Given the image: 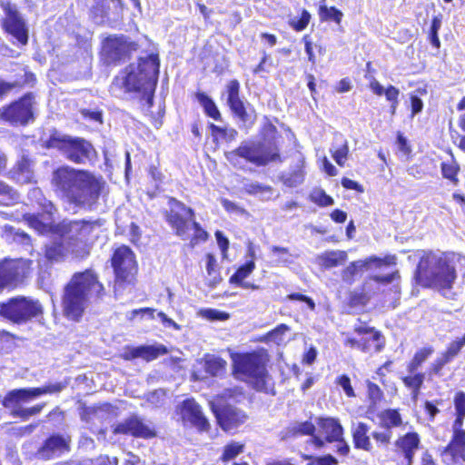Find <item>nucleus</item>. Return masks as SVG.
Segmentation results:
<instances>
[{"instance_id":"obj_1","label":"nucleus","mask_w":465,"mask_h":465,"mask_svg":"<svg viewBox=\"0 0 465 465\" xmlns=\"http://www.w3.org/2000/svg\"><path fill=\"white\" fill-rule=\"evenodd\" d=\"M52 185L64 202L84 209H92L107 192L103 176L70 166H62L53 172Z\"/></svg>"},{"instance_id":"obj_2","label":"nucleus","mask_w":465,"mask_h":465,"mask_svg":"<svg viewBox=\"0 0 465 465\" xmlns=\"http://www.w3.org/2000/svg\"><path fill=\"white\" fill-rule=\"evenodd\" d=\"M98 222L64 220L54 227V232L61 236L45 247V257L50 262H62L69 254L83 259L90 252L89 240Z\"/></svg>"},{"instance_id":"obj_3","label":"nucleus","mask_w":465,"mask_h":465,"mask_svg":"<svg viewBox=\"0 0 465 465\" xmlns=\"http://www.w3.org/2000/svg\"><path fill=\"white\" fill-rule=\"evenodd\" d=\"M455 280L456 270L447 254L424 251L420 252V261L414 273L416 284L449 290Z\"/></svg>"},{"instance_id":"obj_4","label":"nucleus","mask_w":465,"mask_h":465,"mask_svg":"<svg viewBox=\"0 0 465 465\" xmlns=\"http://www.w3.org/2000/svg\"><path fill=\"white\" fill-rule=\"evenodd\" d=\"M160 60L156 54L141 57L137 65L130 64L121 79V84L127 92L142 93L151 105L159 74Z\"/></svg>"},{"instance_id":"obj_5","label":"nucleus","mask_w":465,"mask_h":465,"mask_svg":"<svg viewBox=\"0 0 465 465\" xmlns=\"http://www.w3.org/2000/svg\"><path fill=\"white\" fill-rule=\"evenodd\" d=\"M103 285L91 271L76 273L66 285L64 296V312L66 317L79 318L85 308L88 294H99Z\"/></svg>"},{"instance_id":"obj_6","label":"nucleus","mask_w":465,"mask_h":465,"mask_svg":"<svg viewBox=\"0 0 465 465\" xmlns=\"http://www.w3.org/2000/svg\"><path fill=\"white\" fill-rule=\"evenodd\" d=\"M269 360V354L264 349L235 353L232 356L233 372L252 382L254 389L262 390L266 385Z\"/></svg>"},{"instance_id":"obj_7","label":"nucleus","mask_w":465,"mask_h":465,"mask_svg":"<svg viewBox=\"0 0 465 465\" xmlns=\"http://www.w3.org/2000/svg\"><path fill=\"white\" fill-rule=\"evenodd\" d=\"M64 388V385L63 383L56 382L43 387L14 389L7 391L0 402L4 408L11 410V416L26 420L29 417L40 413L45 404H37L27 409H21L19 405L22 402H26L40 395L60 392Z\"/></svg>"},{"instance_id":"obj_8","label":"nucleus","mask_w":465,"mask_h":465,"mask_svg":"<svg viewBox=\"0 0 465 465\" xmlns=\"http://www.w3.org/2000/svg\"><path fill=\"white\" fill-rule=\"evenodd\" d=\"M169 211H166L165 217L171 227L175 230L177 236L187 239L191 232H193L192 242L195 244L198 241H205L208 233L194 221V213L183 203L176 199L169 200Z\"/></svg>"},{"instance_id":"obj_9","label":"nucleus","mask_w":465,"mask_h":465,"mask_svg":"<svg viewBox=\"0 0 465 465\" xmlns=\"http://www.w3.org/2000/svg\"><path fill=\"white\" fill-rule=\"evenodd\" d=\"M225 157L235 167H241L242 158L256 166H264L271 162H282L279 148L272 143L244 142L235 150L226 153Z\"/></svg>"},{"instance_id":"obj_10","label":"nucleus","mask_w":465,"mask_h":465,"mask_svg":"<svg viewBox=\"0 0 465 465\" xmlns=\"http://www.w3.org/2000/svg\"><path fill=\"white\" fill-rule=\"evenodd\" d=\"M46 147L57 149L65 159L79 164L91 162L95 155V150L88 141L57 133L46 141Z\"/></svg>"},{"instance_id":"obj_11","label":"nucleus","mask_w":465,"mask_h":465,"mask_svg":"<svg viewBox=\"0 0 465 465\" xmlns=\"http://www.w3.org/2000/svg\"><path fill=\"white\" fill-rule=\"evenodd\" d=\"M434 351L435 350L431 345L418 349L406 363V373L400 377L404 388L410 391L413 401H416L420 396L426 381V372L421 371V367L432 356Z\"/></svg>"},{"instance_id":"obj_12","label":"nucleus","mask_w":465,"mask_h":465,"mask_svg":"<svg viewBox=\"0 0 465 465\" xmlns=\"http://www.w3.org/2000/svg\"><path fill=\"white\" fill-rule=\"evenodd\" d=\"M44 314L42 304L31 298L18 296L7 302L0 303V317L6 320H30L41 318Z\"/></svg>"},{"instance_id":"obj_13","label":"nucleus","mask_w":465,"mask_h":465,"mask_svg":"<svg viewBox=\"0 0 465 465\" xmlns=\"http://www.w3.org/2000/svg\"><path fill=\"white\" fill-rule=\"evenodd\" d=\"M27 198L32 204H36L45 214L43 219L35 214H25L24 218L27 224L41 234L52 231L53 215L56 212L54 205L45 197L41 189L37 187L28 192Z\"/></svg>"},{"instance_id":"obj_14","label":"nucleus","mask_w":465,"mask_h":465,"mask_svg":"<svg viewBox=\"0 0 465 465\" xmlns=\"http://www.w3.org/2000/svg\"><path fill=\"white\" fill-rule=\"evenodd\" d=\"M33 262L28 259L5 260L0 263V288L17 286L32 273Z\"/></svg>"},{"instance_id":"obj_15","label":"nucleus","mask_w":465,"mask_h":465,"mask_svg":"<svg viewBox=\"0 0 465 465\" xmlns=\"http://www.w3.org/2000/svg\"><path fill=\"white\" fill-rule=\"evenodd\" d=\"M34 97L28 94L7 107L0 108V119L13 125H25L34 119Z\"/></svg>"},{"instance_id":"obj_16","label":"nucleus","mask_w":465,"mask_h":465,"mask_svg":"<svg viewBox=\"0 0 465 465\" xmlns=\"http://www.w3.org/2000/svg\"><path fill=\"white\" fill-rule=\"evenodd\" d=\"M112 432L114 435L131 436L144 440L153 439L157 435L155 430L148 426L137 414H131L116 423L113 427Z\"/></svg>"},{"instance_id":"obj_17","label":"nucleus","mask_w":465,"mask_h":465,"mask_svg":"<svg viewBox=\"0 0 465 465\" xmlns=\"http://www.w3.org/2000/svg\"><path fill=\"white\" fill-rule=\"evenodd\" d=\"M318 433L312 440V444L321 449L326 443H333L341 440L344 435V429L337 418L333 417H319L316 420Z\"/></svg>"},{"instance_id":"obj_18","label":"nucleus","mask_w":465,"mask_h":465,"mask_svg":"<svg viewBox=\"0 0 465 465\" xmlns=\"http://www.w3.org/2000/svg\"><path fill=\"white\" fill-rule=\"evenodd\" d=\"M137 47L136 43L123 35H112L104 40L103 54L108 62H117L129 57Z\"/></svg>"},{"instance_id":"obj_19","label":"nucleus","mask_w":465,"mask_h":465,"mask_svg":"<svg viewBox=\"0 0 465 465\" xmlns=\"http://www.w3.org/2000/svg\"><path fill=\"white\" fill-rule=\"evenodd\" d=\"M112 265L117 280L131 282L136 272V262L134 254L127 246L117 248L112 258Z\"/></svg>"},{"instance_id":"obj_20","label":"nucleus","mask_w":465,"mask_h":465,"mask_svg":"<svg viewBox=\"0 0 465 465\" xmlns=\"http://www.w3.org/2000/svg\"><path fill=\"white\" fill-rule=\"evenodd\" d=\"M357 337H347L344 340V345L358 349L362 351L374 347L380 350L382 347L381 334L372 327L358 326L355 328Z\"/></svg>"},{"instance_id":"obj_21","label":"nucleus","mask_w":465,"mask_h":465,"mask_svg":"<svg viewBox=\"0 0 465 465\" xmlns=\"http://www.w3.org/2000/svg\"><path fill=\"white\" fill-rule=\"evenodd\" d=\"M420 448V436L417 431H409L399 436L394 441L395 454L404 465H412L416 452Z\"/></svg>"},{"instance_id":"obj_22","label":"nucleus","mask_w":465,"mask_h":465,"mask_svg":"<svg viewBox=\"0 0 465 465\" xmlns=\"http://www.w3.org/2000/svg\"><path fill=\"white\" fill-rule=\"evenodd\" d=\"M168 352V348L161 343L140 345L136 347L126 345L124 348V351L120 353L118 357L124 361H134L140 358L149 362L161 356L166 355Z\"/></svg>"},{"instance_id":"obj_23","label":"nucleus","mask_w":465,"mask_h":465,"mask_svg":"<svg viewBox=\"0 0 465 465\" xmlns=\"http://www.w3.org/2000/svg\"><path fill=\"white\" fill-rule=\"evenodd\" d=\"M213 413L218 425L225 431L239 427L247 419L243 411L230 404L213 408Z\"/></svg>"},{"instance_id":"obj_24","label":"nucleus","mask_w":465,"mask_h":465,"mask_svg":"<svg viewBox=\"0 0 465 465\" xmlns=\"http://www.w3.org/2000/svg\"><path fill=\"white\" fill-rule=\"evenodd\" d=\"M179 413L183 421L190 422L200 431H206L210 425L203 413L202 407L193 398L185 399L180 405Z\"/></svg>"},{"instance_id":"obj_25","label":"nucleus","mask_w":465,"mask_h":465,"mask_svg":"<svg viewBox=\"0 0 465 465\" xmlns=\"http://www.w3.org/2000/svg\"><path fill=\"white\" fill-rule=\"evenodd\" d=\"M71 440L61 434L54 433L46 438L42 446L38 450V453L45 460H51L59 457L64 453H67L71 450Z\"/></svg>"},{"instance_id":"obj_26","label":"nucleus","mask_w":465,"mask_h":465,"mask_svg":"<svg viewBox=\"0 0 465 465\" xmlns=\"http://www.w3.org/2000/svg\"><path fill=\"white\" fill-rule=\"evenodd\" d=\"M5 29L6 30V32L12 35L20 44L26 45L28 40L27 30L16 8L8 4L5 7Z\"/></svg>"},{"instance_id":"obj_27","label":"nucleus","mask_w":465,"mask_h":465,"mask_svg":"<svg viewBox=\"0 0 465 465\" xmlns=\"http://www.w3.org/2000/svg\"><path fill=\"white\" fill-rule=\"evenodd\" d=\"M449 455L452 463L465 462V429L452 427L449 443L440 451V456Z\"/></svg>"},{"instance_id":"obj_28","label":"nucleus","mask_w":465,"mask_h":465,"mask_svg":"<svg viewBox=\"0 0 465 465\" xmlns=\"http://www.w3.org/2000/svg\"><path fill=\"white\" fill-rule=\"evenodd\" d=\"M240 84L237 80H231L226 86L227 104L232 113L242 122L246 123L250 120L243 102L240 99Z\"/></svg>"},{"instance_id":"obj_29","label":"nucleus","mask_w":465,"mask_h":465,"mask_svg":"<svg viewBox=\"0 0 465 465\" xmlns=\"http://www.w3.org/2000/svg\"><path fill=\"white\" fill-rule=\"evenodd\" d=\"M370 426L362 421L358 422L351 428V433L352 438L353 447L356 450H362L371 452L373 449L371 438L369 435Z\"/></svg>"},{"instance_id":"obj_30","label":"nucleus","mask_w":465,"mask_h":465,"mask_svg":"<svg viewBox=\"0 0 465 465\" xmlns=\"http://www.w3.org/2000/svg\"><path fill=\"white\" fill-rule=\"evenodd\" d=\"M13 175L17 182L27 183L34 178L32 162L26 155H22L13 170Z\"/></svg>"},{"instance_id":"obj_31","label":"nucleus","mask_w":465,"mask_h":465,"mask_svg":"<svg viewBox=\"0 0 465 465\" xmlns=\"http://www.w3.org/2000/svg\"><path fill=\"white\" fill-rule=\"evenodd\" d=\"M346 260V252L340 250L325 252L317 257L318 263L326 269L341 265Z\"/></svg>"},{"instance_id":"obj_32","label":"nucleus","mask_w":465,"mask_h":465,"mask_svg":"<svg viewBox=\"0 0 465 465\" xmlns=\"http://www.w3.org/2000/svg\"><path fill=\"white\" fill-rule=\"evenodd\" d=\"M227 362L221 357L205 355L203 359L204 371L211 377L223 375L226 371Z\"/></svg>"},{"instance_id":"obj_33","label":"nucleus","mask_w":465,"mask_h":465,"mask_svg":"<svg viewBox=\"0 0 465 465\" xmlns=\"http://www.w3.org/2000/svg\"><path fill=\"white\" fill-rule=\"evenodd\" d=\"M381 425L385 430L402 426L403 421L399 409H385L379 414Z\"/></svg>"},{"instance_id":"obj_34","label":"nucleus","mask_w":465,"mask_h":465,"mask_svg":"<svg viewBox=\"0 0 465 465\" xmlns=\"http://www.w3.org/2000/svg\"><path fill=\"white\" fill-rule=\"evenodd\" d=\"M2 236L8 242H18L25 245H30L31 242L27 233L7 224L2 227Z\"/></svg>"},{"instance_id":"obj_35","label":"nucleus","mask_w":465,"mask_h":465,"mask_svg":"<svg viewBox=\"0 0 465 465\" xmlns=\"http://www.w3.org/2000/svg\"><path fill=\"white\" fill-rule=\"evenodd\" d=\"M453 404L455 408V419L452 427L463 428L465 420V392L459 391L453 397Z\"/></svg>"},{"instance_id":"obj_36","label":"nucleus","mask_w":465,"mask_h":465,"mask_svg":"<svg viewBox=\"0 0 465 465\" xmlns=\"http://www.w3.org/2000/svg\"><path fill=\"white\" fill-rule=\"evenodd\" d=\"M244 443L231 440L223 446L219 460L223 463H227L242 454L244 451Z\"/></svg>"},{"instance_id":"obj_37","label":"nucleus","mask_w":465,"mask_h":465,"mask_svg":"<svg viewBox=\"0 0 465 465\" xmlns=\"http://www.w3.org/2000/svg\"><path fill=\"white\" fill-rule=\"evenodd\" d=\"M303 160L299 157L297 169L290 173L283 174L282 180L283 183L289 187H296L302 183L304 180V173L302 171Z\"/></svg>"},{"instance_id":"obj_38","label":"nucleus","mask_w":465,"mask_h":465,"mask_svg":"<svg viewBox=\"0 0 465 465\" xmlns=\"http://www.w3.org/2000/svg\"><path fill=\"white\" fill-rule=\"evenodd\" d=\"M465 347V332L460 336L452 340L441 353L451 362L459 356L462 349Z\"/></svg>"},{"instance_id":"obj_39","label":"nucleus","mask_w":465,"mask_h":465,"mask_svg":"<svg viewBox=\"0 0 465 465\" xmlns=\"http://www.w3.org/2000/svg\"><path fill=\"white\" fill-rule=\"evenodd\" d=\"M197 101L203 107L206 114L214 120H218L221 117V114L215 105L214 102L204 93L196 94Z\"/></svg>"},{"instance_id":"obj_40","label":"nucleus","mask_w":465,"mask_h":465,"mask_svg":"<svg viewBox=\"0 0 465 465\" xmlns=\"http://www.w3.org/2000/svg\"><path fill=\"white\" fill-rule=\"evenodd\" d=\"M293 436H311V442L316 437V427L312 420L296 423L291 429Z\"/></svg>"},{"instance_id":"obj_41","label":"nucleus","mask_w":465,"mask_h":465,"mask_svg":"<svg viewBox=\"0 0 465 465\" xmlns=\"http://www.w3.org/2000/svg\"><path fill=\"white\" fill-rule=\"evenodd\" d=\"M155 312L156 311L151 308L134 309L129 312L125 317L128 320H134L136 318L149 320L155 318ZM156 316L162 318V320H170L161 312H157Z\"/></svg>"},{"instance_id":"obj_42","label":"nucleus","mask_w":465,"mask_h":465,"mask_svg":"<svg viewBox=\"0 0 465 465\" xmlns=\"http://www.w3.org/2000/svg\"><path fill=\"white\" fill-rule=\"evenodd\" d=\"M254 262H248L246 264L241 266L236 271V272L231 277L230 282L233 283L242 284V286L247 288L249 285L247 283H242V281L254 270Z\"/></svg>"},{"instance_id":"obj_43","label":"nucleus","mask_w":465,"mask_h":465,"mask_svg":"<svg viewBox=\"0 0 465 465\" xmlns=\"http://www.w3.org/2000/svg\"><path fill=\"white\" fill-rule=\"evenodd\" d=\"M319 16L322 21L333 20L337 24H340L343 15L337 8L328 7L326 5L322 4L319 7Z\"/></svg>"},{"instance_id":"obj_44","label":"nucleus","mask_w":465,"mask_h":465,"mask_svg":"<svg viewBox=\"0 0 465 465\" xmlns=\"http://www.w3.org/2000/svg\"><path fill=\"white\" fill-rule=\"evenodd\" d=\"M310 200L319 206H329L333 203L331 196L327 195L322 189H313L310 193Z\"/></svg>"},{"instance_id":"obj_45","label":"nucleus","mask_w":465,"mask_h":465,"mask_svg":"<svg viewBox=\"0 0 465 465\" xmlns=\"http://www.w3.org/2000/svg\"><path fill=\"white\" fill-rule=\"evenodd\" d=\"M367 394L371 404L376 405L384 399V393L378 384L368 381L366 382Z\"/></svg>"},{"instance_id":"obj_46","label":"nucleus","mask_w":465,"mask_h":465,"mask_svg":"<svg viewBox=\"0 0 465 465\" xmlns=\"http://www.w3.org/2000/svg\"><path fill=\"white\" fill-rule=\"evenodd\" d=\"M304 459L308 460L307 465H339L338 460L331 454L322 456L307 455Z\"/></svg>"},{"instance_id":"obj_47","label":"nucleus","mask_w":465,"mask_h":465,"mask_svg":"<svg viewBox=\"0 0 465 465\" xmlns=\"http://www.w3.org/2000/svg\"><path fill=\"white\" fill-rule=\"evenodd\" d=\"M334 383L343 390L345 395L348 398H354L356 396L354 389L351 385V378L347 374H341L336 377Z\"/></svg>"},{"instance_id":"obj_48","label":"nucleus","mask_w":465,"mask_h":465,"mask_svg":"<svg viewBox=\"0 0 465 465\" xmlns=\"http://www.w3.org/2000/svg\"><path fill=\"white\" fill-rule=\"evenodd\" d=\"M289 330V327L284 324V323H282L280 325H278L275 329L268 331L262 341H273V342H276V343H280L282 341V335L283 333Z\"/></svg>"},{"instance_id":"obj_49","label":"nucleus","mask_w":465,"mask_h":465,"mask_svg":"<svg viewBox=\"0 0 465 465\" xmlns=\"http://www.w3.org/2000/svg\"><path fill=\"white\" fill-rule=\"evenodd\" d=\"M449 363L450 361L440 352L430 365L429 373L434 376H441L443 368Z\"/></svg>"},{"instance_id":"obj_50","label":"nucleus","mask_w":465,"mask_h":465,"mask_svg":"<svg viewBox=\"0 0 465 465\" xmlns=\"http://www.w3.org/2000/svg\"><path fill=\"white\" fill-rule=\"evenodd\" d=\"M242 190L249 194H262L265 193H271L272 188L267 185H262L257 182H245L242 185Z\"/></svg>"},{"instance_id":"obj_51","label":"nucleus","mask_w":465,"mask_h":465,"mask_svg":"<svg viewBox=\"0 0 465 465\" xmlns=\"http://www.w3.org/2000/svg\"><path fill=\"white\" fill-rule=\"evenodd\" d=\"M331 151V155L334 161L337 163V164H339L340 166H343L349 153V146L347 141H344L340 147L333 148Z\"/></svg>"},{"instance_id":"obj_52","label":"nucleus","mask_w":465,"mask_h":465,"mask_svg":"<svg viewBox=\"0 0 465 465\" xmlns=\"http://www.w3.org/2000/svg\"><path fill=\"white\" fill-rule=\"evenodd\" d=\"M371 437L376 441L378 446L387 447L392 438L391 430H385L383 431L374 430L371 432Z\"/></svg>"},{"instance_id":"obj_53","label":"nucleus","mask_w":465,"mask_h":465,"mask_svg":"<svg viewBox=\"0 0 465 465\" xmlns=\"http://www.w3.org/2000/svg\"><path fill=\"white\" fill-rule=\"evenodd\" d=\"M442 401L438 400L435 401H425L423 403V409L425 413L427 414L428 420L430 421H433L435 417L440 413V409L438 408V404H441Z\"/></svg>"},{"instance_id":"obj_54","label":"nucleus","mask_w":465,"mask_h":465,"mask_svg":"<svg viewBox=\"0 0 465 465\" xmlns=\"http://www.w3.org/2000/svg\"><path fill=\"white\" fill-rule=\"evenodd\" d=\"M386 96V99L390 102H391V114H393L396 111V108L399 104L398 96L400 94V91L398 88H396L393 85H390L386 90H384L383 93Z\"/></svg>"},{"instance_id":"obj_55","label":"nucleus","mask_w":465,"mask_h":465,"mask_svg":"<svg viewBox=\"0 0 465 465\" xmlns=\"http://www.w3.org/2000/svg\"><path fill=\"white\" fill-rule=\"evenodd\" d=\"M458 170V166L453 162L442 163L441 164L442 175L449 180L455 181Z\"/></svg>"},{"instance_id":"obj_56","label":"nucleus","mask_w":465,"mask_h":465,"mask_svg":"<svg viewBox=\"0 0 465 465\" xmlns=\"http://www.w3.org/2000/svg\"><path fill=\"white\" fill-rule=\"evenodd\" d=\"M272 252L277 257L276 262L281 263H289L291 262L290 254L287 248L272 246Z\"/></svg>"},{"instance_id":"obj_57","label":"nucleus","mask_w":465,"mask_h":465,"mask_svg":"<svg viewBox=\"0 0 465 465\" xmlns=\"http://www.w3.org/2000/svg\"><path fill=\"white\" fill-rule=\"evenodd\" d=\"M198 314L207 320H226L228 318L227 314L212 309L202 310Z\"/></svg>"},{"instance_id":"obj_58","label":"nucleus","mask_w":465,"mask_h":465,"mask_svg":"<svg viewBox=\"0 0 465 465\" xmlns=\"http://www.w3.org/2000/svg\"><path fill=\"white\" fill-rule=\"evenodd\" d=\"M0 196L3 197L4 201H14L16 200L17 194L11 187L0 181Z\"/></svg>"},{"instance_id":"obj_59","label":"nucleus","mask_w":465,"mask_h":465,"mask_svg":"<svg viewBox=\"0 0 465 465\" xmlns=\"http://www.w3.org/2000/svg\"><path fill=\"white\" fill-rule=\"evenodd\" d=\"M290 300H295L304 304V307H306L308 310L312 311L314 309V302L312 299L308 298L305 295L299 294V293H292L288 296Z\"/></svg>"},{"instance_id":"obj_60","label":"nucleus","mask_w":465,"mask_h":465,"mask_svg":"<svg viewBox=\"0 0 465 465\" xmlns=\"http://www.w3.org/2000/svg\"><path fill=\"white\" fill-rule=\"evenodd\" d=\"M222 204L227 212L236 213L239 214H247V212L245 209L238 206L236 203L231 202L227 199H223L222 201Z\"/></svg>"},{"instance_id":"obj_61","label":"nucleus","mask_w":465,"mask_h":465,"mask_svg":"<svg viewBox=\"0 0 465 465\" xmlns=\"http://www.w3.org/2000/svg\"><path fill=\"white\" fill-rule=\"evenodd\" d=\"M364 266V264L362 263V262L361 261H358V262H351L342 272V278L344 280H349L350 278H351L354 273L356 272L357 269L358 268H362Z\"/></svg>"},{"instance_id":"obj_62","label":"nucleus","mask_w":465,"mask_h":465,"mask_svg":"<svg viewBox=\"0 0 465 465\" xmlns=\"http://www.w3.org/2000/svg\"><path fill=\"white\" fill-rule=\"evenodd\" d=\"M215 237L217 243L222 250L223 257H226L227 249L229 247V240L220 231L215 232Z\"/></svg>"},{"instance_id":"obj_63","label":"nucleus","mask_w":465,"mask_h":465,"mask_svg":"<svg viewBox=\"0 0 465 465\" xmlns=\"http://www.w3.org/2000/svg\"><path fill=\"white\" fill-rule=\"evenodd\" d=\"M335 442L338 443L336 446V452L339 455L343 456V457L348 456L351 451V448H350L349 444L346 442V440H344L343 435L341 436V440H336Z\"/></svg>"},{"instance_id":"obj_64","label":"nucleus","mask_w":465,"mask_h":465,"mask_svg":"<svg viewBox=\"0 0 465 465\" xmlns=\"http://www.w3.org/2000/svg\"><path fill=\"white\" fill-rule=\"evenodd\" d=\"M419 465H439L435 460L434 457L429 450H425L421 453Z\"/></svg>"}]
</instances>
